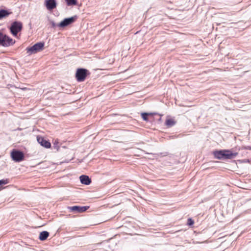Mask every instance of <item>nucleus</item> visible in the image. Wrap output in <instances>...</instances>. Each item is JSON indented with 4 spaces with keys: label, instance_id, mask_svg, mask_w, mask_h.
Returning a JSON list of instances; mask_svg holds the SVG:
<instances>
[{
    "label": "nucleus",
    "instance_id": "obj_22",
    "mask_svg": "<svg viewBox=\"0 0 251 251\" xmlns=\"http://www.w3.org/2000/svg\"><path fill=\"white\" fill-rule=\"evenodd\" d=\"M216 30H218V28L217 27H216Z\"/></svg>",
    "mask_w": 251,
    "mask_h": 251
},
{
    "label": "nucleus",
    "instance_id": "obj_7",
    "mask_svg": "<svg viewBox=\"0 0 251 251\" xmlns=\"http://www.w3.org/2000/svg\"><path fill=\"white\" fill-rule=\"evenodd\" d=\"M23 28V24L21 22L14 21L10 27V31H21Z\"/></svg>",
    "mask_w": 251,
    "mask_h": 251
},
{
    "label": "nucleus",
    "instance_id": "obj_13",
    "mask_svg": "<svg viewBox=\"0 0 251 251\" xmlns=\"http://www.w3.org/2000/svg\"><path fill=\"white\" fill-rule=\"evenodd\" d=\"M11 13L9 12L7 10L0 9V20L7 17Z\"/></svg>",
    "mask_w": 251,
    "mask_h": 251
},
{
    "label": "nucleus",
    "instance_id": "obj_11",
    "mask_svg": "<svg viewBox=\"0 0 251 251\" xmlns=\"http://www.w3.org/2000/svg\"><path fill=\"white\" fill-rule=\"evenodd\" d=\"M79 179L81 183L85 185H89L91 182V179L88 176L86 175H82L80 176Z\"/></svg>",
    "mask_w": 251,
    "mask_h": 251
},
{
    "label": "nucleus",
    "instance_id": "obj_4",
    "mask_svg": "<svg viewBox=\"0 0 251 251\" xmlns=\"http://www.w3.org/2000/svg\"><path fill=\"white\" fill-rule=\"evenodd\" d=\"M12 159L16 162H21L24 158V154L23 152L13 150L11 152Z\"/></svg>",
    "mask_w": 251,
    "mask_h": 251
},
{
    "label": "nucleus",
    "instance_id": "obj_16",
    "mask_svg": "<svg viewBox=\"0 0 251 251\" xmlns=\"http://www.w3.org/2000/svg\"><path fill=\"white\" fill-rule=\"evenodd\" d=\"M151 113H143L141 114L142 119L146 121H148V116L151 115Z\"/></svg>",
    "mask_w": 251,
    "mask_h": 251
},
{
    "label": "nucleus",
    "instance_id": "obj_21",
    "mask_svg": "<svg viewBox=\"0 0 251 251\" xmlns=\"http://www.w3.org/2000/svg\"><path fill=\"white\" fill-rule=\"evenodd\" d=\"M243 162H249V160L248 159V160H244Z\"/></svg>",
    "mask_w": 251,
    "mask_h": 251
},
{
    "label": "nucleus",
    "instance_id": "obj_8",
    "mask_svg": "<svg viewBox=\"0 0 251 251\" xmlns=\"http://www.w3.org/2000/svg\"><path fill=\"white\" fill-rule=\"evenodd\" d=\"M89 206H74L68 207V209L72 211H74L76 213H82L85 211H86Z\"/></svg>",
    "mask_w": 251,
    "mask_h": 251
},
{
    "label": "nucleus",
    "instance_id": "obj_5",
    "mask_svg": "<svg viewBox=\"0 0 251 251\" xmlns=\"http://www.w3.org/2000/svg\"><path fill=\"white\" fill-rule=\"evenodd\" d=\"M88 71L85 69H78L75 74V77L78 82L83 81L87 76Z\"/></svg>",
    "mask_w": 251,
    "mask_h": 251
},
{
    "label": "nucleus",
    "instance_id": "obj_23",
    "mask_svg": "<svg viewBox=\"0 0 251 251\" xmlns=\"http://www.w3.org/2000/svg\"><path fill=\"white\" fill-rule=\"evenodd\" d=\"M0 31H1L0 30Z\"/></svg>",
    "mask_w": 251,
    "mask_h": 251
},
{
    "label": "nucleus",
    "instance_id": "obj_1",
    "mask_svg": "<svg viewBox=\"0 0 251 251\" xmlns=\"http://www.w3.org/2000/svg\"><path fill=\"white\" fill-rule=\"evenodd\" d=\"M215 157L219 159H232L238 155L237 152H231L229 150H221L214 152Z\"/></svg>",
    "mask_w": 251,
    "mask_h": 251
},
{
    "label": "nucleus",
    "instance_id": "obj_10",
    "mask_svg": "<svg viewBox=\"0 0 251 251\" xmlns=\"http://www.w3.org/2000/svg\"><path fill=\"white\" fill-rule=\"evenodd\" d=\"M45 5L48 10H51L56 7V2L55 0H46Z\"/></svg>",
    "mask_w": 251,
    "mask_h": 251
},
{
    "label": "nucleus",
    "instance_id": "obj_9",
    "mask_svg": "<svg viewBox=\"0 0 251 251\" xmlns=\"http://www.w3.org/2000/svg\"><path fill=\"white\" fill-rule=\"evenodd\" d=\"M37 140L38 142L43 147L49 149L51 147V144L50 142L45 140L43 137L37 136Z\"/></svg>",
    "mask_w": 251,
    "mask_h": 251
},
{
    "label": "nucleus",
    "instance_id": "obj_19",
    "mask_svg": "<svg viewBox=\"0 0 251 251\" xmlns=\"http://www.w3.org/2000/svg\"><path fill=\"white\" fill-rule=\"evenodd\" d=\"M51 25L52 27H55L56 26H57V25H56L53 22H51Z\"/></svg>",
    "mask_w": 251,
    "mask_h": 251
},
{
    "label": "nucleus",
    "instance_id": "obj_17",
    "mask_svg": "<svg viewBox=\"0 0 251 251\" xmlns=\"http://www.w3.org/2000/svg\"><path fill=\"white\" fill-rule=\"evenodd\" d=\"M194 221L191 218L188 219L187 225L189 226H192L194 224Z\"/></svg>",
    "mask_w": 251,
    "mask_h": 251
},
{
    "label": "nucleus",
    "instance_id": "obj_20",
    "mask_svg": "<svg viewBox=\"0 0 251 251\" xmlns=\"http://www.w3.org/2000/svg\"><path fill=\"white\" fill-rule=\"evenodd\" d=\"M11 33L13 34V35L14 36H17V35H18V33L19 32H11Z\"/></svg>",
    "mask_w": 251,
    "mask_h": 251
},
{
    "label": "nucleus",
    "instance_id": "obj_15",
    "mask_svg": "<svg viewBox=\"0 0 251 251\" xmlns=\"http://www.w3.org/2000/svg\"><path fill=\"white\" fill-rule=\"evenodd\" d=\"M67 5H75L77 4V0H65Z\"/></svg>",
    "mask_w": 251,
    "mask_h": 251
},
{
    "label": "nucleus",
    "instance_id": "obj_18",
    "mask_svg": "<svg viewBox=\"0 0 251 251\" xmlns=\"http://www.w3.org/2000/svg\"><path fill=\"white\" fill-rule=\"evenodd\" d=\"M7 183V180L2 179V180H0V185H2V184H5Z\"/></svg>",
    "mask_w": 251,
    "mask_h": 251
},
{
    "label": "nucleus",
    "instance_id": "obj_12",
    "mask_svg": "<svg viewBox=\"0 0 251 251\" xmlns=\"http://www.w3.org/2000/svg\"><path fill=\"white\" fill-rule=\"evenodd\" d=\"M49 233L46 231H43L40 233L39 239L41 241H44L49 237Z\"/></svg>",
    "mask_w": 251,
    "mask_h": 251
},
{
    "label": "nucleus",
    "instance_id": "obj_14",
    "mask_svg": "<svg viewBox=\"0 0 251 251\" xmlns=\"http://www.w3.org/2000/svg\"><path fill=\"white\" fill-rule=\"evenodd\" d=\"M176 122L173 119H168L166 120L165 125L168 127H171L174 126Z\"/></svg>",
    "mask_w": 251,
    "mask_h": 251
},
{
    "label": "nucleus",
    "instance_id": "obj_2",
    "mask_svg": "<svg viewBox=\"0 0 251 251\" xmlns=\"http://www.w3.org/2000/svg\"><path fill=\"white\" fill-rule=\"evenodd\" d=\"M44 46V43H37L34 44L32 47L26 48V50L27 51V53H28V55H31L32 54H34L38 52H39L43 50Z\"/></svg>",
    "mask_w": 251,
    "mask_h": 251
},
{
    "label": "nucleus",
    "instance_id": "obj_6",
    "mask_svg": "<svg viewBox=\"0 0 251 251\" xmlns=\"http://www.w3.org/2000/svg\"><path fill=\"white\" fill-rule=\"evenodd\" d=\"M13 44L12 39L0 32V45L4 47L9 46Z\"/></svg>",
    "mask_w": 251,
    "mask_h": 251
},
{
    "label": "nucleus",
    "instance_id": "obj_3",
    "mask_svg": "<svg viewBox=\"0 0 251 251\" xmlns=\"http://www.w3.org/2000/svg\"><path fill=\"white\" fill-rule=\"evenodd\" d=\"M77 18L78 17L76 15H75L71 17L65 18L57 25V26L65 27L68 26L75 22Z\"/></svg>",
    "mask_w": 251,
    "mask_h": 251
}]
</instances>
